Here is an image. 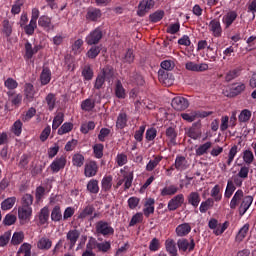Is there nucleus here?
<instances>
[{"mask_svg": "<svg viewBox=\"0 0 256 256\" xmlns=\"http://www.w3.org/2000/svg\"><path fill=\"white\" fill-rule=\"evenodd\" d=\"M79 237H81V232L77 229H71L67 232L66 240H67L69 249H73L75 245H77V241H79Z\"/></svg>", "mask_w": 256, "mask_h": 256, "instance_id": "obj_9", "label": "nucleus"}, {"mask_svg": "<svg viewBox=\"0 0 256 256\" xmlns=\"http://www.w3.org/2000/svg\"><path fill=\"white\" fill-rule=\"evenodd\" d=\"M95 73L93 72V68H91V65L87 64L82 69V77L85 81H91L93 79V76Z\"/></svg>", "mask_w": 256, "mask_h": 256, "instance_id": "obj_47", "label": "nucleus"}, {"mask_svg": "<svg viewBox=\"0 0 256 256\" xmlns=\"http://www.w3.org/2000/svg\"><path fill=\"white\" fill-rule=\"evenodd\" d=\"M177 247L179 251H182L183 253H191L195 250V239L193 237L187 238H180L177 240Z\"/></svg>", "mask_w": 256, "mask_h": 256, "instance_id": "obj_3", "label": "nucleus"}, {"mask_svg": "<svg viewBox=\"0 0 256 256\" xmlns=\"http://www.w3.org/2000/svg\"><path fill=\"white\" fill-rule=\"evenodd\" d=\"M165 247H166V251L167 253H169V255L171 256H177V244L175 243V240L173 239H167L165 241Z\"/></svg>", "mask_w": 256, "mask_h": 256, "instance_id": "obj_31", "label": "nucleus"}, {"mask_svg": "<svg viewBox=\"0 0 256 256\" xmlns=\"http://www.w3.org/2000/svg\"><path fill=\"white\" fill-rule=\"evenodd\" d=\"M11 132L16 137H21V133H23V122H21V120H16L11 127Z\"/></svg>", "mask_w": 256, "mask_h": 256, "instance_id": "obj_50", "label": "nucleus"}, {"mask_svg": "<svg viewBox=\"0 0 256 256\" xmlns=\"http://www.w3.org/2000/svg\"><path fill=\"white\" fill-rule=\"evenodd\" d=\"M163 17H165V11H163V10H158L149 15V19H150L151 23H159V21H161V19H163Z\"/></svg>", "mask_w": 256, "mask_h": 256, "instance_id": "obj_59", "label": "nucleus"}, {"mask_svg": "<svg viewBox=\"0 0 256 256\" xmlns=\"http://www.w3.org/2000/svg\"><path fill=\"white\" fill-rule=\"evenodd\" d=\"M185 203V196L183 194H178L168 202V211H177L181 205Z\"/></svg>", "mask_w": 256, "mask_h": 256, "instance_id": "obj_11", "label": "nucleus"}, {"mask_svg": "<svg viewBox=\"0 0 256 256\" xmlns=\"http://www.w3.org/2000/svg\"><path fill=\"white\" fill-rule=\"evenodd\" d=\"M173 167L176 171H187L189 169V162L185 156L177 155Z\"/></svg>", "mask_w": 256, "mask_h": 256, "instance_id": "obj_13", "label": "nucleus"}, {"mask_svg": "<svg viewBox=\"0 0 256 256\" xmlns=\"http://www.w3.org/2000/svg\"><path fill=\"white\" fill-rule=\"evenodd\" d=\"M237 17L238 15L235 11H229L228 13H226L222 18V23L225 29H229V27H231L233 23H235Z\"/></svg>", "mask_w": 256, "mask_h": 256, "instance_id": "obj_15", "label": "nucleus"}, {"mask_svg": "<svg viewBox=\"0 0 256 256\" xmlns=\"http://www.w3.org/2000/svg\"><path fill=\"white\" fill-rule=\"evenodd\" d=\"M103 149H105V146L101 143L95 144L93 146V153L96 159H101L103 157Z\"/></svg>", "mask_w": 256, "mask_h": 256, "instance_id": "obj_64", "label": "nucleus"}, {"mask_svg": "<svg viewBox=\"0 0 256 256\" xmlns=\"http://www.w3.org/2000/svg\"><path fill=\"white\" fill-rule=\"evenodd\" d=\"M241 75V68H235L233 70H230L226 75H225V81L227 83H230V81H233V79H237Z\"/></svg>", "mask_w": 256, "mask_h": 256, "instance_id": "obj_55", "label": "nucleus"}, {"mask_svg": "<svg viewBox=\"0 0 256 256\" xmlns=\"http://www.w3.org/2000/svg\"><path fill=\"white\" fill-rule=\"evenodd\" d=\"M34 197L31 194H24L21 199L20 207H31L33 205Z\"/></svg>", "mask_w": 256, "mask_h": 256, "instance_id": "obj_61", "label": "nucleus"}, {"mask_svg": "<svg viewBox=\"0 0 256 256\" xmlns=\"http://www.w3.org/2000/svg\"><path fill=\"white\" fill-rule=\"evenodd\" d=\"M127 121V114L125 112L120 113L116 121L117 129H125L127 127Z\"/></svg>", "mask_w": 256, "mask_h": 256, "instance_id": "obj_46", "label": "nucleus"}, {"mask_svg": "<svg viewBox=\"0 0 256 256\" xmlns=\"http://www.w3.org/2000/svg\"><path fill=\"white\" fill-rule=\"evenodd\" d=\"M38 25L43 29H47V31H49L50 29H53V26H51V18L49 16H45V15L41 16L38 19Z\"/></svg>", "mask_w": 256, "mask_h": 256, "instance_id": "obj_43", "label": "nucleus"}, {"mask_svg": "<svg viewBox=\"0 0 256 256\" xmlns=\"http://www.w3.org/2000/svg\"><path fill=\"white\" fill-rule=\"evenodd\" d=\"M171 105L175 111H185L189 107V100L187 98L178 96L172 99Z\"/></svg>", "mask_w": 256, "mask_h": 256, "instance_id": "obj_10", "label": "nucleus"}, {"mask_svg": "<svg viewBox=\"0 0 256 256\" xmlns=\"http://www.w3.org/2000/svg\"><path fill=\"white\" fill-rule=\"evenodd\" d=\"M114 93H115L117 99H126L127 98V91L123 87V83H121V80L116 81Z\"/></svg>", "mask_w": 256, "mask_h": 256, "instance_id": "obj_23", "label": "nucleus"}, {"mask_svg": "<svg viewBox=\"0 0 256 256\" xmlns=\"http://www.w3.org/2000/svg\"><path fill=\"white\" fill-rule=\"evenodd\" d=\"M101 187L104 193H108V191H111V187H113V176H104L101 181Z\"/></svg>", "mask_w": 256, "mask_h": 256, "instance_id": "obj_30", "label": "nucleus"}, {"mask_svg": "<svg viewBox=\"0 0 256 256\" xmlns=\"http://www.w3.org/2000/svg\"><path fill=\"white\" fill-rule=\"evenodd\" d=\"M99 173V164L97 161L90 160L84 165V176L87 178L95 177Z\"/></svg>", "mask_w": 256, "mask_h": 256, "instance_id": "obj_5", "label": "nucleus"}, {"mask_svg": "<svg viewBox=\"0 0 256 256\" xmlns=\"http://www.w3.org/2000/svg\"><path fill=\"white\" fill-rule=\"evenodd\" d=\"M67 165V157L64 155L56 157L53 162L50 164V169L52 173H59L61 169H65Z\"/></svg>", "mask_w": 256, "mask_h": 256, "instance_id": "obj_8", "label": "nucleus"}, {"mask_svg": "<svg viewBox=\"0 0 256 256\" xmlns=\"http://www.w3.org/2000/svg\"><path fill=\"white\" fill-rule=\"evenodd\" d=\"M102 49H103L102 45H97V44L90 45V49L86 52V57H88V59H97Z\"/></svg>", "mask_w": 256, "mask_h": 256, "instance_id": "obj_22", "label": "nucleus"}, {"mask_svg": "<svg viewBox=\"0 0 256 256\" xmlns=\"http://www.w3.org/2000/svg\"><path fill=\"white\" fill-rule=\"evenodd\" d=\"M45 102L47 104L48 111H53L57 106V96L54 93H49L45 97Z\"/></svg>", "mask_w": 256, "mask_h": 256, "instance_id": "obj_32", "label": "nucleus"}, {"mask_svg": "<svg viewBox=\"0 0 256 256\" xmlns=\"http://www.w3.org/2000/svg\"><path fill=\"white\" fill-rule=\"evenodd\" d=\"M175 233L177 237H187V235L191 233V224L189 223L179 224L175 229Z\"/></svg>", "mask_w": 256, "mask_h": 256, "instance_id": "obj_16", "label": "nucleus"}, {"mask_svg": "<svg viewBox=\"0 0 256 256\" xmlns=\"http://www.w3.org/2000/svg\"><path fill=\"white\" fill-rule=\"evenodd\" d=\"M144 209L143 213L145 217H150V215H153L155 213V199L154 198H146V201L144 203Z\"/></svg>", "mask_w": 256, "mask_h": 256, "instance_id": "obj_17", "label": "nucleus"}, {"mask_svg": "<svg viewBox=\"0 0 256 256\" xmlns=\"http://www.w3.org/2000/svg\"><path fill=\"white\" fill-rule=\"evenodd\" d=\"M172 75L167 72V70H159L158 71V79L160 83L163 85H171L173 83V79H171Z\"/></svg>", "mask_w": 256, "mask_h": 256, "instance_id": "obj_25", "label": "nucleus"}, {"mask_svg": "<svg viewBox=\"0 0 256 256\" xmlns=\"http://www.w3.org/2000/svg\"><path fill=\"white\" fill-rule=\"evenodd\" d=\"M17 203V197H9L2 201L1 203V209L2 211H9V209H13V206Z\"/></svg>", "mask_w": 256, "mask_h": 256, "instance_id": "obj_39", "label": "nucleus"}, {"mask_svg": "<svg viewBox=\"0 0 256 256\" xmlns=\"http://www.w3.org/2000/svg\"><path fill=\"white\" fill-rule=\"evenodd\" d=\"M38 249H41L42 251H49L51 247H53V241L47 237H42L39 239L37 243Z\"/></svg>", "mask_w": 256, "mask_h": 256, "instance_id": "obj_29", "label": "nucleus"}, {"mask_svg": "<svg viewBox=\"0 0 256 256\" xmlns=\"http://www.w3.org/2000/svg\"><path fill=\"white\" fill-rule=\"evenodd\" d=\"M239 147L237 145H234L231 147V149L229 150L228 153V159L226 161V165H228V167H230V165L233 163V161L235 160V157L237 156Z\"/></svg>", "mask_w": 256, "mask_h": 256, "instance_id": "obj_56", "label": "nucleus"}, {"mask_svg": "<svg viewBox=\"0 0 256 256\" xmlns=\"http://www.w3.org/2000/svg\"><path fill=\"white\" fill-rule=\"evenodd\" d=\"M251 205H253V196H245L240 204V215H245Z\"/></svg>", "mask_w": 256, "mask_h": 256, "instance_id": "obj_19", "label": "nucleus"}, {"mask_svg": "<svg viewBox=\"0 0 256 256\" xmlns=\"http://www.w3.org/2000/svg\"><path fill=\"white\" fill-rule=\"evenodd\" d=\"M249 223H246L243 225L242 228H240V230L238 231V233L236 234L235 237V241L237 243H241L243 241V239H245V237H247V234L249 233Z\"/></svg>", "mask_w": 256, "mask_h": 256, "instance_id": "obj_35", "label": "nucleus"}, {"mask_svg": "<svg viewBox=\"0 0 256 256\" xmlns=\"http://www.w3.org/2000/svg\"><path fill=\"white\" fill-rule=\"evenodd\" d=\"M242 159H243L244 163H246V165L249 166V165H251V163H253V161H255V155H253V151H251V150H244Z\"/></svg>", "mask_w": 256, "mask_h": 256, "instance_id": "obj_58", "label": "nucleus"}, {"mask_svg": "<svg viewBox=\"0 0 256 256\" xmlns=\"http://www.w3.org/2000/svg\"><path fill=\"white\" fill-rule=\"evenodd\" d=\"M180 117H182L184 121H187V123H193V121L197 119V113L196 111L185 112L181 113Z\"/></svg>", "mask_w": 256, "mask_h": 256, "instance_id": "obj_60", "label": "nucleus"}, {"mask_svg": "<svg viewBox=\"0 0 256 256\" xmlns=\"http://www.w3.org/2000/svg\"><path fill=\"white\" fill-rule=\"evenodd\" d=\"M163 161V156H153V160H150L146 165V171H153L157 165H159Z\"/></svg>", "mask_w": 256, "mask_h": 256, "instance_id": "obj_41", "label": "nucleus"}, {"mask_svg": "<svg viewBox=\"0 0 256 256\" xmlns=\"http://www.w3.org/2000/svg\"><path fill=\"white\" fill-rule=\"evenodd\" d=\"M101 9L99 8H89L86 13V19L88 21H97L101 19Z\"/></svg>", "mask_w": 256, "mask_h": 256, "instance_id": "obj_26", "label": "nucleus"}, {"mask_svg": "<svg viewBox=\"0 0 256 256\" xmlns=\"http://www.w3.org/2000/svg\"><path fill=\"white\" fill-rule=\"evenodd\" d=\"M2 33L5 37H11V34L13 33V25H11V22L7 19L2 22Z\"/></svg>", "mask_w": 256, "mask_h": 256, "instance_id": "obj_53", "label": "nucleus"}, {"mask_svg": "<svg viewBox=\"0 0 256 256\" xmlns=\"http://www.w3.org/2000/svg\"><path fill=\"white\" fill-rule=\"evenodd\" d=\"M103 39V28L101 26L92 30L86 37L85 43L88 45H99L100 41Z\"/></svg>", "mask_w": 256, "mask_h": 256, "instance_id": "obj_1", "label": "nucleus"}, {"mask_svg": "<svg viewBox=\"0 0 256 256\" xmlns=\"http://www.w3.org/2000/svg\"><path fill=\"white\" fill-rule=\"evenodd\" d=\"M213 201H216V203H219L221 199H223V194H221V186L215 185L210 193Z\"/></svg>", "mask_w": 256, "mask_h": 256, "instance_id": "obj_48", "label": "nucleus"}, {"mask_svg": "<svg viewBox=\"0 0 256 256\" xmlns=\"http://www.w3.org/2000/svg\"><path fill=\"white\" fill-rule=\"evenodd\" d=\"M245 91V84L238 83L236 86L235 84L230 89V97H237V95H241Z\"/></svg>", "mask_w": 256, "mask_h": 256, "instance_id": "obj_49", "label": "nucleus"}, {"mask_svg": "<svg viewBox=\"0 0 256 256\" xmlns=\"http://www.w3.org/2000/svg\"><path fill=\"white\" fill-rule=\"evenodd\" d=\"M213 147V143L211 142H206L204 144H201L197 149H196V155L197 157H202V155H205L208 153L209 149Z\"/></svg>", "mask_w": 256, "mask_h": 256, "instance_id": "obj_44", "label": "nucleus"}, {"mask_svg": "<svg viewBox=\"0 0 256 256\" xmlns=\"http://www.w3.org/2000/svg\"><path fill=\"white\" fill-rule=\"evenodd\" d=\"M107 83H111L115 79V69L111 65H106L99 73Z\"/></svg>", "mask_w": 256, "mask_h": 256, "instance_id": "obj_14", "label": "nucleus"}, {"mask_svg": "<svg viewBox=\"0 0 256 256\" xmlns=\"http://www.w3.org/2000/svg\"><path fill=\"white\" fill-rule=\"evenodd\" d=\"M209 32L212 33L213 37H221L223 35V28L221 22L217 19H213L208 24Z\"/></svg>", "mask_w": 256, "mask_h": 256, "instance_id": "obj_12", "label": "nucleus"}, {"mask_svg": "<svg viewBox=\"0 0 256 256\" xmlns=\"http://www.w3.org/2000/svg\"><path fill=\"white\" fill-rule=\"evenodd\" d=\"M81 109L82 111H86L89 113V111H92L95 109V102L91 100L90 98L85 99L81 103Z\"/></svg>", "mask_w": 256, "mask_h": 256, "instance_id": "obj_57", "label": "nucleus"}, {"mask_svg": "<svg viewBox=\"0 0 256 256\" xmlns=\"http://www.w3.org/2000/svg\"><path fill=\"white\" fill-rule=\"evenodd\" d=\"M94 213H95V206L93 204H87L79 213L78 219H81L83 221L87 219V217L93 216Z\"/></svg>", "mask_w": 256, "mask_h": 256, "instance_id": "obj_18", "label": "nucleus"}, {"mask_svg": "<svg viewBox=\"0 0 256 256\" xmlns=\"http://www.w3.org/2000/svg\"><path fill=\"white\" fill-rule=\"evenodd\" d=\"M215 205V200L213 198H208L205 201H202L199 207L200 213H206L209 209H213Z\"/></svg>", "mask_w": 256, "mask_h": 256, "instance_id": "obj_38", "label": "nucleus"}, {"mask_svg": "<svg viewBox=\"0 0 256 256\" xmlns=\"http://www.w3.org/2000/svg\"><path fill=\"white\" fill-rule=\"evenodd\" d=\"M24 49H25V54H24L25 61H31V59H33V55H35V51L33 50V44L27 41L24 44Z\"/></svg>", "mask_w": 256, "mask_h": 256, "instance_id": "obj_40", "label": "nucleus"}, {"mask_svg": "<svg viewBox=\"0 0 256 256\" xmlns=\"http://www.w3.org/2000/svg\"><path fill=\"white\" fill-rule=\"evenodd\" d=\"M63 121H65V114H63V112H58L53 119L52 130L57 131V129L61 127Z\"/></svg>", "mask_w": 256, "mask_h": 256, "instance_id": "obj_37", "label": "nucleus"}, {"mask_svg": "<svg viewBox=\"0 0 256 256\" xmlns=\"http://www.w3.org/2000/svg\"><path fill=\"white\" fill-rule=\"evenodd\" d=\"M31 244L25 242L18 249L17 256H31Z\"/></svg>", "mask_w": 256, "mask_h": 256, "instance_id": "obj_45", "label": "nucleus"}, {"mask_svg": "<svg viewBox=\"0 0 256 256\" xmlns=\"http://www.w3.org/2000/svg\"><path fill=\"white\" fill-rule=\"evenodd\" d=\"M177 191H179V187L175 185L166 186L161 190V196L167 197V196L175 195Z\"/></svg>", "mask_w": 256, "mask_h": 256, "instance_id": "obj_51", "label": "nucleus"}, {"mask_svg": "<svg viewBox=\"0 0 256 256\" xmlns=\"http://www.w3.org/2000/svg\"><path fill=\"white\" fill-rule=\"evenodd\" d=\"M84 41L81 38H78L71 46L73 55H81L83 53Z\"/></svg>", "mask_w": 256, "mask_h": 256, "instance_id": "obj_36", "label": "nucleus"}, {"mask_svg": "<svg viewBox=\"0 0 256 256\" xmlns=\"http://www.w3.org/2000/svg\"><path fill=\"white\" fill-rule=\"evenodd\" d=\"M87 191H89V193L97 195V193H99V181L95 179L90 180L87 184Z\"/></svg>", "mask_w": 256, "mask_h": 256, "instance_id": "obj_54", "label": "nucleus"}, {"mask_svg": "<svg viewBox=\"0 0 256 256\" xmlns=\"http://www.w3.org/2000/svg\"><path fill=\"white\" fill-rule=\"evenodd\" d=\"M63 219V213L61 212V206L56 205L51 211V221L59 223Z\"/></svg>", "mask_w": 256, "mask_h": 256, "instance_id": "obj_34", "label": "nucleus"}, {"mask_svg": "<svg viewBox=\"0 0 256 256\" xmlns=\"http://www.w3.org/2000/svg\"><path fill=\"white\" fill-rule=\"evenodd\" d=\"M39 225H49V207H43L38 215Z\"/></svg>", "mask_w": 256, "mask_h": 256, "instance_id": "obj_27", "label": "nucleus"}, {"mask_svg": "<svg viewBox=\"0 0 256 256\" xmlns=\"http://www.w3.org/2000/svg\"><path fill=\"white\" fill-rule=\"evenodd\" d=\"M166 137L168 139V145L175 147L177 145V130L173 127H168L166 129Z\"/></svg>", "mask_w": 256, "mask_h": 256, "instance_id": "obj_21", "label": "nucleus"}, {"mask_svg": "<svg viewBox=\"0 0 256 256\" xmlns=\"http://www.w3.org/2000/svg\"><path fill=\"white\" fill-rule=\"evenodd\" d=\"M25 239V234L23 232H15L11 239L12 245H21V242Z\"/></svg>", "mask_w": 256, "mask_h": 256, "instance_id": "obj_63", "label": "nucleus"}, {"mask_svg": "<svg viewBox=\"0 0 256 256\" xmlns=\"http://www.w3.org/2000/svg\"><path fill=\"white\" fill-rule=\"evenodd\" d=\"M96 232L103 237L115 235V229L107 221L100 220L96 223Z\"/></svg>", "mask_w": 256, "mask_h": 256, "instance_id": "obj_2", "label": "nucleus"}, {"mask_svg": "<svg viewBox=\"0 0 256 256\" xmlns=\"http://www.w3.org/2000/svg\"><path fill=\"white\" fill-rule=\"evenodd\" d=\"M237 187L235 186V184H233V180L229 179L227 181V186H226V190L224 193V197L225 199H231V197H233V194L235 193Z\"/></svg>", "mask_w": 256, "mask_h": 256, "instance_id": "obj_42", "label": "nucleus"}, {"mask_svg": "<svg viewBox=\"0 0 256 256\" xmlns=\"http://www.w3.org/2000/svg\"><path fill=\"white\" fill-rule=\"evenodd\" d=\"M41 85H49L51 83V69L49 67H44L40 74Z\"/></svg>", "mask_w": 256, "mask_h": 256, "instance_id": "obj_28", "label": "nucleus"}, {"mask_svg": "<svg viewBox=\"0 0 256 256\" xmlns=\"http://www.w3.org/2000/svg\"><path fill=\"white\" fill-rule=\"evenodd\" d=\"M31 217H33V207L20 206L18 208V218L21 223L31 221Z\"/></svg>", "mask_w": 256, "mask_h": 256, "instance_id": "obj_7", "label": "nucleus"}, {"mask_svg": "<svg viewBox=\"0 0 256 256\" xmlns=\"http://www.w3.org/2000/svg\"><path fill=\"white\" fill-rule=\"evenodd\" d=\"M24 95L28 103H31L35 98V87L31 83H26L24 86Z\"/></svg>", "mask_w": 256, "mask_h": 256, "instance_id": "obj_24", "label": "nucleus"}, {"mask_svg": "<svg viewBox=\"0 0 256 256\" xmlns=\"http://www.w3.org/2000/svg\"><path fill=\"white\" fill-rule=\"evenodd\" d=\"M188 205H192L194 209L199 207V203H201V194L199 192H191L187 196Z\"/></svg>", "mask_w": 256, "mask_h": 256, "instance_id": "obj_20", "label": "nucleus"}, {"mask_svg": "<svg viewBox=\"0 0 256 256\" xmlns=\"http://www.w3.org/2000/svg\"><path fill=\"white\" fill-rule=\"evenodd\" d=\"M72 165H74V167H83V165H85V156L80 153L74 154L72 157Z\"/></svg>", "mask_w": 256, "mask_h": 256, "instance_id": "obj_52", "label": "nucleus"}, {"mask_svg": "<svg viewBox=\"0 0 256 256\" xmlns=\"http://www.w3.org/2000/svg\"><path fill=\"white\" fill-rule=\"evenodd\" d=\"M155 7V0H141L138 4V17H145Z\"/></svg>", "mask_w": 256, "mask_h": 256, "instance_id": "obj_4", "label": "nucleus"}, {"mask_svg": "<svg viewBox=\"0 0 256 256\" xmlns=\"http://www.w3.org/2000/svg\"><path fill=\"white\" fill-rule=\"evenodd\" d=\"M73 131V123L65 122L59 129L58 135H66V133H71Z\"/></svg>", "mask_w": 256, "mask_h": 256, "instance_id": "obj_62", "label": "nucleus"}, {"mask_svg": "<svg viewBox=\"0 0 256 256\" xmlns=\"http://www.w3.org/2000/svg\"><path fill=\"white\" fill-rule=\"evenodd\" d=\"M241 199H243V190L238 189L230 201V209H237Z\"/></svg>", "mask_w": 256, "mask_h": 256, "instance_id": "obj_33", "label": "nucleus"}, {"mask_svg": "<svg viewBox=\"0 0 256 256\" xmlns=\"http://www.w3.org/2000/svg\"><path fill=\"white\" fill-rule=\"evenodd\" d=\"M186 134L190 139L197 141V139H201V135L203 132L201 130V121L194 122L190 128L186 131Z\"/></svg>", "mask_w": 256, "mask_h": 256, "instance_id": "obj_6", "label": "nucleus"}]
</instances>
